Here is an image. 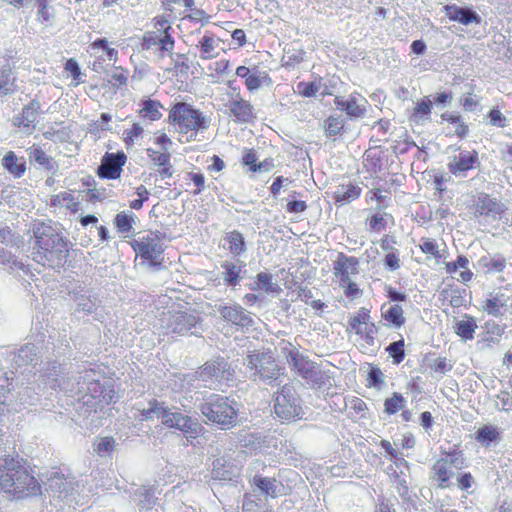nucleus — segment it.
<instances>
[{"label": "nucleus", "instance_id": "f257e3e1", "mask_svg": "<svg viewBox=\"0 0 512 512\" xmlns=\"http://www.w3.org/2000/svg\"><path fill=\"white\" fill-rule=\"evenodd\" d=\"M32 258L38 264L53 269L62 268L69 254L68 242L50 223H36L32 229Z\"/></svg>", "mask_w": 512, "mask_h": 512}, {"label": "nucleus", "instance_id": "f03ea898", "mask_svg": "<svg viewBox=\"0 0 512 512\" xmlns=\"http://www.w3.org/2000/svg\"><path fill=\"white\" fill-rule=\"evenodd\" d=\"M62 364L56 361L48 363L43 377L45 383L52 389L60 388L71 396L98 398L103 393L100 383V373L94 369L79 372L77 376L59 378L62 374Z\"/></svg>", "mask_w": 512, "mask_h": 512}, {"label": "nucleus", "instance_id": "7ed1b4c3", "mask_svg": "<svg viewBox=\"0 0 512 512\" xmlns=\"http://www.w3.org/2000/svg\"><path fill=\"white\" fill-rule=\"evenodd\" d=\"M0 490L17 497L41 494V486L19 460L9 456L0 458Z\"/></svg>", "mask_w": 512, "mask_h": 512}, {"label": "nucleus", "instance_id": "20e7f679", "mask_svg": "<svg viewBox=\"0 0 512 512\" xmlns=\"http://www.w3.org/2000/svg\"><path fill=\"white\" fill-rule=\"evenodd\" d=\"M236 404V401L227 396L210 393L205 395L196 407L205 423H213L222 429H230L236 426L238 421Z\"/></svg>", "mask_w": 512, "mask_h": 512}, {"label": "nucleus", "instance_id": "39448f33", "mask_svg": "<svg viewBox=\"0 0 512 512\" xmlns=\"http://www.w3.org/2000/svg\"><path fill=\"white\" fill-rule=\"evenodd\" d=\"M247 378L256 383L280 386L283 379L281 368L271 352L252 351L243 358Z\"/></svg>", "mask_w": 512, "mask_h": 512}, {"label": "nucleus", "instance_id": "423d86ee", "mask_svg": "<svg viewBox=\"0 0 512 512\" xmlns=\"http://www.w3.org/2000/svg\"><path fill=\"white\" fill-rule=\"evenodd\" d=\"M168 120L176 132L186 135L185 142L195 141L197 133L207 130L211 123L209 117L186 102L175 103L169 111Z\"/></svg>", "mask_w": 512, "mask_h": 512}, {"label": "nucleus", "instance_id": "0eeeda50", "mask_svg": "<svg viewBox=\"0 0 512 512\" xmlns=\"http://www.w3.org/2000/svg\"><path fill=\"white\" fill-rule=\"evenodd\" d=\"M274 417L281 423L303 418L302 399L292 383L280 384L272 396Z\"/></svg>", "mask_w": 512, "mask_h": 512}, {"label": "nucleus", "instance_id": "6e6552de", "mask_svg": "<svg viewBox=\"0 0 512 512\" xmlns=\"http://www.w3.org/2000/svg\"><path fill=\"white\" fill-rule=\"evenodd\" d=\"M196 374L198 380L205 382L207 387L214 390L235 379V369L228 359L222 356L206 361Z\"/></svg>", "mask_w": 512, "mask_h": 512}, {"label": "nucleus", "instance_id": "1a4fd4ad", "mask_svg": "<svg viewBox=\"0 0 512 512\" xmlns=\"http://www.w3.org/2000/svg\"><path fill=\"white\" fill-rule=\"evenodd\" d=\"M166 334L179 336L197 335L201 330V318L195 311H169L162 318Z\"/></svg>", "mask_w": 512, "mask_h": 512}, {"label": "nucleus", "instance_id": "9d476101", "mask_svg": "<svg viewBox=\"0 0 512 512\" xmlns=\"http://www.w3.org/2000/svg\"><path fill=\"white\" fill-rule=\"evenodd\" d=\"M164 417L163 425L182 432L190 444L205 432V428L197 418L183 414L178 408H169Z\"/></svg>", "mask_w": 512, "mask_h": 512}, {"label": "nucleus", "instance_id": "9b49d317", "mask_svg": "<svg viewBox=\"0 0 512 512\" xmlns=\"http://www.w3.org/2000/svg\"><path fill=\"white\" fill-rule=\"evenodd\" d=\"M287 361L292 369L311 387L320 388L325 385V373L314 362L300 355L297 350L289 352Z\"/></svg>", "mask_w": 512, "mask_h": 512}, {"label": "nucleus", "instance_id": "f8f14e48", "mask_svg": "<svg viewBox=\"0 0 512 512\" xmlns=\"http://www.w3.org/2000/svg\"><path fill=\"white\" fill-rule=\"evenodd\" d=\"M160 239V232L150 233L138 240H134L131 245L137 255L145 260L150 261L151 266L160 267L161 262L158 261V258L164 251Z\"/></svg>", "mask_w": 512, "mask_h": 512}, {"label": "nucleus", "instance_id": "ddd939ff", "mask_svg": "<svg viewBox=\"0 0 512 512\" xmlns=\"http://www.w3.org/2000/svg\"><path fill=\"white\" fill-rule=\"evenodd\" d=\"M454 151L458 153L450 157L447 168L455 177L464 178L470 170L480 167L481 162L476 150H465L457 146Z\"/></svg>", "mask_w": 512, "mask_h": 512}, {"label": "nucleus", "instance_id": "4468645a", "mask_svg": "<svg viewBox=\"0 0 512 512\" xmlns=\"http://www.w3.org/2000/svg\"><path fill=\"white\" fill-rule=\"evenodd\" d=\"M217 311L222 320L235 326L237 330H248L254 325L252 314L237 303L221 304Z\"/></svg>", "mask_w": 512, "mask_h": 512}, {"label": "nucleus", "instance_id": "2eb2a0df", "mask_svg": "<svg viewBox=\"0 0 512 512\" xmlns=\"http://www.w3.org/2000/svg\"><path fill=\"white\" fill-rule=\"evenodd\" d=\"M75 308L74 314L78 315L83 313L86 316H91L93 320L103 322L104 310L101 307V300L96 294H77L74 298Z\"/></svg>", "mask_w": 512, "mask_h": 512}, {"label": "nucleus", "instance_id": "dca6fc26", "mask_svg": "<svg viewBox=\"0 0 512 512\" xmlns=\"http://www.w3.org/2000/svg\"><path fill=\"white\" fill-rule=\"evenodd\" d=\"M127 157L124 152L106 153L97 168V174L102 179H118L122 173Z\"/></svg>", "mask_w": 512, "mask_h": 512}, {"label": "nucleus", "instance_id": "f3484780", "mask_svg": "<svg viewBox=\"0 0 512 512\" xmlns=\"http://www.w3.org/2000/svg\"><path fill=\"white\" fill-rule=\"evenodd\" d=\"M250 483L255 490L259 491V493L266 498L270 497L274 499L285 495V486L275 477H267L256 473L251 478Z\"/></svg>", "mask_w": 512, "mask_h": 512}, {"label": "nucleus", "instance_id": "a211bd4d", "mask_svg": "<svg viewBox=\"0 0 512 512\" xmlns=\"http://www.w3.org/2000/svg\"><path fill=\"white\" fill-rule=\"evenodd\" d=\"M211 477L212 480L221 483H237L240 477V469L225 457H219L212 463Z\"/></svg>", "mask_w": 512, "mask_h": 512}, {"label": "nucleus", "instance_id": "6ab92c4d", "mask_svg": "<svg viewBox=\"0 0 512 512\" xmlns=\"http://www.w3.org/2000/svg\"><path fill=\"white\" fill-rule=\"evenodd\" d=\"M443 10L450 21L458 22L465 26L471 24L479 25L482 22L481 16L469 6L448 4L443 7Z\"/></svg>", "mask_w": 512, "mask_h": 512}, {"label": "nucleus", "instance_id": "aec40b11", "mask_svg": "<svg viewBox=\"0 0 512 512\" xmlns=\"http://www.w3.org/2000/svg\"><path fill=\"white\" fill-rule=\"evenodd\" d=\"M334 104L350 118H361L365 115L368 102L359 94H351L348 99L336 96Z\"/></svg>", "mask_w": 512, "mask_h": 512}, {"label": "nucleus", "instance_id": "412c9836", "mask_svg": "<svg viewBox=\"0 0 512 512\" xmlns=\"http://www.w3.org/2000/svg\"><path fill=\"white\" fill-rule=\"evenodd\" d=\"M40 111V103L33 99L22 108L21 114L14 116L12 123L25 133L31 134L35 129V122Z\"/></svg>", "mask_w": 512, "mask_h": 512}, {"label": "nucleus", "instance_id": "4be33fe9", "mask_svg": "<svg viewBox=\"0 0 512 512\" xmlns=\"http://www.w3.org/2000/svg\"><path fill=\"white\" fill-rule=\"evenodd\" d=\"M174 43V39L170 33L161 34L154 31H147L143 35L141 47L143 50L158 47L160 50V57H164V53L172 54Z\"/></svg>", "mask_w": 512, "mask_h": 512}, {"label": "nucleus", "instance_id": "5701e85b", "mask_svg": "<svg viewBox=\"0 0 512 512\" xmlns=\"http://www.w3.org/2000/svg\"><path fill=\"white\" fill-rule=\"evenodd\" d=\"M46 490L53 498L69 500L73 498L75 487L71 480L57 474L48 479Z\"/></svg>", "mask_w": 512, "mask_h": 512}, {"label": "nucleus", "instance_id": "b1692460", "mask_svg": "<svg viewBox=\"0 0 512 512\" xmlns=\"http://www.w3.org/2000/svg\"><path fill=\"white\" fill-rule=\"evenodd\" d=\"M503 204L497 199L484 195L480 197L474 208L475 217H484L495 221L503 213Z\"/></svg>", "mask_w": 512, "mask_h": 512}, {"label": "nucleus", "instance_id": "393cba45", "mask_svg": "<svg viewBox=\"0 0 512 512\" xmlns=\"http://www.w3.org/2000/svg\"><path fill=\"white\" fill-rule=\"evenodd\" d=\"M454 476V472L450 469L447 458L438 459L429 471V479L440 489L449 488L452 483L450 479Z\"/></svg>", "mask_w": 512, "mask_h": 512}, {"label": "nucleus", "instance_id": "a878e982", "mask_svg": "<svg viewBox=\"0 0 512 512\" xmlns=\"http://www.w3.org/2000/svg\"><path fill=\"white\" fill-rule=\"evenodd\" d=\"M134 501L139 512H159L158 498L156 489L153 487L142 486L134 492Z\"/></svg>", "mask_w": 512, "mask_h": 512}, {"label": "nucleus", "instance_id": "bb28decb", "mask_svg": "<svg viewBox=\"0 0 512 512\" xmlns=\"http://www.w3.org/2000/svg\"><path fill=\"white\" fill-rule=\"evenodd\" d=\"M228 108L235 121L239 123H249L255 118L253 106L240 97L230 100Z\"/></svg>", "mask_w": 512, "mask_h": 512}, {"label": "nucleus", "instance_id": "cd10ccee", "mask_svg": "<svg viewBox=\"0 0 512 512\" xmlns=\"http://www.w3.org/2000/svg\"><path fill=\"white\" fill-rule=\"evenodd\" d=\"M506 258L499 254H486L477 261V268L484 274L501 273L506 268Z\"/></svg>", "mask_w": 512, "mask_h": 512}, {"label": "nucleus", "instance_id": "c85d7f7f", "mask_svg": "<svg viewBox=\"0 0 512 512\" xmlns=\"http://www.w3.org/2000/svg\"><path fill=\"white\" fill-rule=\"evenodd\" d=\"M359 261L356 257L347 256L339 253L337 259L333 263V274L338 276H350V274H358Z\"/></svg>", "mask_w": 512, "mask_h": 512}, {"label": "nucleus", "instance_id": "c756f323", "mask_svg": "<svg viewBox=\"0 0 512 512\" xmlns=\"http://www.w3.org/2000/svg\"><path fill=\"white\" fill-rule=\"evenodd\" d=\"M169 407L162 401H158L156 399H152L148 402V407L146 408H137L139 412V419L141 421H150L155 418L161 419L162 423L164 422V415L167 414Z\"/></svg>", "mask_w": 512, "mask_h": 512}, {"label": "nucleus", "instance_id": "7c9ffc66", "mask_svg": "<svg viewBox=\"0 0 512 512\" xmlns=\"http://www.w3.org/2000/svg\"><path fill=\"white\" fill-rule=\"evenodd\" d=\"M39 360V351L36 345L26 344L13 356L12 362L16 367L34 365Z\"/></svg>", "mask_w": 512, "mask_h": 512}, {"label": "nucleus", "instance_id": "2f4dec72", "mask_svg": "<svg viewBox=\"0 0 512 512\" xmlns=\"http://www.w3.org/2000/svg\"><path fill=\"white\" fill-rule=\"evenodd\" d=\"M246 263L241 262L240 265H237L230 261H224L221 264L222 278L227 286L235 287L239 284L242 277V269L245 268Z\"/></svg>", "mask_w": 512, "mask_h": 512}, {"label": "nucleus", "instance_id": "473e14b6", "mask_svg": "<svg viewBox=\"0 0 512 512\" xmlns=\"http://www.w3.org/2000/svg\"><path fill=\"white\" fill-rule=\"evenodd\" d=\"M223 240L228 244L227 249L233 256H240L247 250L244 236L237 230L225 233Z\"/></svg>", "mask_w": 512, "mask_h": 512}, {"label": "nucleus", "instance_id": "72a5a7b5", "mask_svg": "<svg viewBox=\"0 0 512 512\" xmlns=\"http://www.w3.org/2000/svg\"><path fill=\"white\" fill-rule=\"evenodd\" d=\"M17 89L16 77L9 65L0 68V97L13 94Z\"/></svg>", "mask_w": 512, "mask_h": 512}, {"label": "nucleus", "instance_id": "f704fd0d", "mask_svg": "<svg viewBox=\"0 0 512 512\" xmlns=\"http://www.w3.org/2000/svg\"><path fill=\"white\" fill-rule=\"evenodd\" d=\"M361 188L351 183L342 184L334 191V200L341 205L349 203L360 196Z\"/></svg>", "mask_w": 512, "mask_h": 512}, {"label": "nucleus", "instance_id": "c9c22d12", "mask_svg": "<svg viewBox=\"0 0 512 512\" xmlns=\"http://www.w3.org/2000/svg\"><path fill=\"white\" fill-rule=\"evenodd\" d=\"M382 317L393 327L400 328L405 323L403 309L400 305L383 304L381 307Z\"/></svg>", "mask_w": 512, "mask_h": 512}, {"label": "nucleus", "instance_id": "e433bc0d", "mask_svg": "<svg viewBox=\"0 0 512 512\" xmlns=\"http://www.w3.org/2000/svg\"><path fill=\"white\" fill-rule=\"evenodd\" d=\"M432 111V100L429 97H424L416 103L413 112L410 116V121L419 125L430 120Z\"/></svg>", "mask_w": 512, "mask_h": 512}, {"label": "nucleus", "instance_id": "4c0bfd02", "mask_svg": "<svg viewBox=\"0 0 512 512\" xmlns=\"http://www.w3.org/2000/svg\"><path fill=\"white\" fill-rule=\"evenodd\" d=\"M477 328L475 318L465 314L463 318L456 322L455 332L464 341L472 340Z\"/></svg>", "mask_w": 512, "mask_h": 512}, {"label": "nucleus", "instance_id": "58836bf2", "mask_svg": "<svg viewBox=\"0 0 512 512\" xmlns=\"http://www.w3.org/2000/svg\"><path fill=\"white\" fill-rule=\"evenodd\" d=\"M507 300L505 294L497 292L491 298L483 301L482 308L488 314L498 317L502 315V308L506 306Z\"/></svg>", "mask_w": 512, "mask_h": 512}, {"label": "nucleus", "instance_id": "ea45409f", "mask_svg": "<svg viewBox=\"0 0 512 512\" xmlns=\"http://www.w3.org/2000/svg\"><path fill=\"white\" fill-rule=\"evenodd\" d=\"M149 156L153 163L159 167L158 172L162 178H170L173 175L169 153H159L148 149Z\"/></svg>", "mask_w": 512, "mask_h": 512}, {"label": "nucleus", "instance_id": "a19ab883", "mask_svg": "<svg viewBox=\"0 0 512 512\" xmlns=\"http://www.w3.org/2000/svg\"><path fill=\"white\" fill-rule=\"evenodd\" d=\"M162 108L163 107L159 101L146 99L142 101L139 113L142 118L155 121L162 117Z\"/></svg>", "mask_w": 512, "mask_h": 512}, {"label": "nucleus", "instance_id": "79ce46f5", "mask_svg": "<svg viewBox=\"0 0 512 512\" xmlns=\"http://www.w3.org/2000/svg\"><path fill=\"white\" fill-rule=\"evenodd\" d=\"M498 429L490 424L483 425L475 432V440L482 446L489 447L492 442L499 439Z\"/></svg>", "mask_w": 512, "mask_h": 512}, {"label": "nucleus", "instance_id": "37998d69", "mask_svg": "<svg viewBox=\"0 0 512 512\" xmlns=\"http://www.w3.org/2000/svg\"><path fill=\"white\" fill-rule=\"evenodd\" d=\"M2 166L15 177H21L26 170L25 162H19L14 152H8L2 159Z\"/></svg>", "mask_w": 512, "mask_h": 512}, {"label": "nucleus", "instance_id": "c03bdc74", "mask_svg": "<svg viewBox=\"0 0 512 512\" xmlns=\"http://www.w3.org/2000/svg\"><path fill=\"white\" fill-rule=\"evenodd\" d=\"M29 159L48 171L54 170L56 166L54 159L39 147L30 148Z\"/></svg>", "mask_w": 512, "mask_h": 512}, {"label": "nucleus", "instance_id": "a18cd8bd", "mask_svg": "<svg viewBox=\"0 0 512 512\" xmlns=\"http://www.w3.org/2000/svg\"><path fill=\"white\" fill-rule=\"evenodd\" d=\"M136 219L137 217L132 212H120L114 217V225L119 233L128 236L133 228V224L136 222Z\"/></svg>", "mask_w": 512, "mask_h": 512}, {"label": "nucleus", "instance_id": "49530a36", "mask_svg": "<svg viewBox=\"0 0 512 512\" xmlns=\"http://www.w3.org/2000/svg\"><path fill=\"white\" fill-rule=\"evenodd\" d=\"M48 344H51L52 354L55 357H61L66 355V352L70 349L69 340L66 334L57 333V335L49 336Z\"/></svg>", "mask_w": 512, "mask_h": 512}, {"label": "nucleus", "instance_id": "de8ad7c7", "mask_svg": "<svg viewBox=\"0 0 512 512\" xmlns=\"http://www.w3.org/2000/svg\"><path fill=\"white\" fill-rule=\"evenodd\" d=\"M406 399L401 393L394 392L391 397L384 401V412L388 415H394L406 407Z\"/></svg>", "mask_w": 512, "mask_h": 512}, {"label": "nucleus", "instance_id": "09e8293b", "mask_svg": "<svg viewBox=\"0 0 512 512\" xmlns=\"http://www.w3.org/2000/svg\"><path fill=\"white\" fill-rule=\"evenodd\" d=\"M245 84L249 91H254L259 89L264 84H271V79L265 71H260L254 68L250 76L245 81Z\"/></svg>", "mask_w": 512, "mask_h": 512}, {"label": "nucleus", "instance_id": "8fccbe9b", "mask_svg": "<svg viewBox=\"0 0 512 512\" xmlns=\"http://www.w3.org/2000/svg\"><path fill=\"white\" fill-rule=\"evenodd\" d=\"M38 7L37 17L42 24L51 25L54 19V8L48 4V0H36Z\"/></svg>", "mask_w": 512, "mask_h": 512}, {"label": "nucleus", "instance_id": "3c124183", "mask_svg": "<svg viewBox=\"0 0 512 512\" xmlns=\"http://www.w3.org/2000/svg\"><path fill=\"white\" fill-rule=\"evenodd\" d=\"M344 120L341 116H330L324 123L325 134L327 137H333L343 130Z\"/></svg>", "mask_w": 512, "mask_h": 512}, {"label": "nucleus", "instance_id": "603ef678", "mask_svg": "<svg viewBox=\"0 0 512 512\" xmlns=\"http://www.w3.org/2000/svg\"><path fill=\"white\" fill-rule=\"evenodd\" d=\"M404 339L394 341L386 347V351L393 359L394 364H400L405 358Z\"/></svg>", "mask_w": 512, "mask_h": 512}, {"label": "nucleus", "instance_id": "864d4df0", "mask_svg": "<svg viewBox=\"0 0 512 512\" xmlns=\"http://www.w3.org/2000/svg\"><path fill=\"white\" fill-rule=\"evenodd\" d=\"M116 441L113 437H102L94 443V450L100 456L109 455L115 448Z\"/></svg>", "mask_w": 512, "mask_h": 512}, {"label": "nucleus", "instance_id": "5fc2aeb1", "mask_svg": "<svg viewBox=\"0 0 512 512\" xmlns=\"http://www.w3.org/2000/svg\"><path fill=\"white\" fill-rule=\"evenodd\" d=\"M18 399L23 405H35L39 401V394L34 387H22L18 392Z\"/></svg>", "mask_w": 512, "mask_h": 512}, {"label": "nucleus", "instance_id": "6e6d98bb", "mask_svg": "<svg viewBox=\"0 0 512 512\" xmlns=\"http://www.w3.org/2000/svg\"><path fill=\"white\" fill-rule=\"evenodd\" d=\"M0 242L7 246H19L22 239L16 235L8 226L0 225Z\"/></svg>", "mask_w": 512, "mask_h": 512}, {"label": "nucleus", "instance_id": "4d7b16f0", "mask_svg": "<svg viewBox=\"0 0 512 512\" xmlns=\"http://www.w3.org/2000/svg\"><path fill=\"white\" fill-rule=\"evenodd\" d=\"M393 484L395 485V489L402 499V502L405 504H413V499L409 494V487L404 477L397 476V480H393Z\"/></svg>", "mask_w": 512, "mask_h": 512}, {"label": "nucleus", "instance_id": "13d9d810", "mask_svg": "<svg viewBox=\"0 0 512 512\" xmlns=\"http://www.w3.org/2000/svg\"><path fill=\"white\" fill-rule=\"evenodd\" d=\"M215 40L211 34H205L199 41L201 48V57L203 59H210L214 56Z\"/></svg>", "mask_w": 512, "mask_h": 512}, {"label": "nucleus", "instance_id": "bf43d9fd", "mask_svg": "<svg viewBox=\"0 0 512 512\" xmlns=\"http://www.w3.org/2000/svg\"><path fill=\"white\" fill-rule=\"evenodd\" d=\"M107 76L109 77L108 82L117 88L125 85L128 79L126 71L121 67H115L113 70L107 72Z\"/></svg>", "mask_w": 512, "mask_h": 512}, {"label": "nucleus", "instance_id": "052dcab7", "mask_svg": "<svg viewBox=\"0 0 512 512\" xmlns=\"http://www.w3.org/2000/svg\"><path fill=\"white\" fill-rule=\"evenodd\" d=\"M321 87V82H299L297 92L303 97H314Z\"/></svg>", "mask_w": 512, "mask_h": 512}, {"label": "nucleus", "instance_id": "680f3d73", "mask_svg": "<svg viewBox=\"0 0 512 512\" xmlns=\"http://www.w3.org/2000/svg\"><path fill=\"white\" fill-rule=\"evenodd\" d=\"M369 386H372L378 390L384 385V374L378 367H371L367 377Z\"/></svg>", "mask_w": 512, "mask_h": 512}, {"label": "nucleus", "instance_id": "e2e57ef3", "mask_svg": "<svg viewBox=\"0 0 512 512\" xmlns=\"http://www.w3.org/2000/svg\"><path fill=\"white\" fill-rule=\"evenodd\" d=\"M172 60L173 68L171 70L174 71L176 75H186L188 73L190 66L185 54H177L176 58Z\"/></svg>", "mask_w": 512, "mask_h": 512}, {"label": "nucleus", "instance_id": "0e129e2a", "mask_svg": "<svg viewBox=\"0 0 512 512\" xmlns=\"http://www.w3.org/2000/svg\"><path fill=\"white\" fill-rule=\"evenodd\" d=\"M257 285L259 288L265 289L266 292H275L278 288L276 284L272 283V275L266 272L257 274Z\"/></svg>", "mask_w": 512, "mask_h": 512}, {"label": "nucleus", "instance_id": "69168bd1", "mask_svg": "<svg viewBox=\"0 0 512 512\" xmlns=\"http://www.w3.org/2000/svg\"><path fill=\"white\" fill-rule=\"evenodd\" d=\"M441 294L447 299L449 297V304L453 308H459L464 305V297L459 289L443 290Z\"/></svg>", "mask_w": 512, "mask_h": 512}, {"label": "nucleus", "instance_id": "338daca9", "mask_svg": "<svg viewBox=\"0 0 512 512\" xmlns=\"http://www.w3.org/2000/svg\"><path fill=\"white\" fill-rule=\"evenodd\" d=\"M432 105L435 104L439 108H444L446 105L450 104L453 100L452 92H437L432 95Z\"/></svg>", "mask_w": 512, "mask_h": 512}, {"label": "nucleus", "instance_id": "774afa93", "mask_svg": "<svg viewBox=\"0 0 512 512\" xmlns=\"http://www.w3.org/2000/svg\"><path fill=\"white\" fill-rule=\"evenodd\" d=\"M474 484V478L470 472L459 473L457 475V486L459 489L468 491Z\"/></svg>", "mask_w": 512, "mask_h": 512}]
</instances>
